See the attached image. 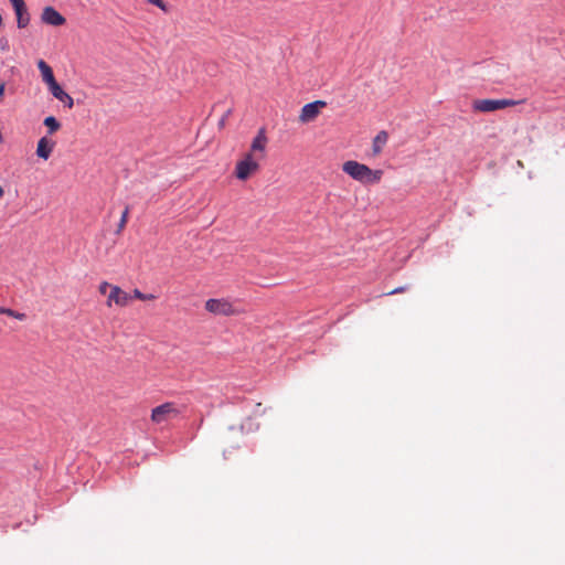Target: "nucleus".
I'll list each match as a JSON object with an SVG mask.
<instances>
[{"mask_svg":"<svg viewBox=\"0 0 565 565\" xmlns=\"http://www.w3.org/2000/svg\"><path fill=\"white\" fill-rule=\"evenodd\" d=\"M342 170L352 179L365 184L380 182L383 174L382 170H372L367 166L354 160L345 161Z\"/></svg>","mask_w":565,"mask_h":565,"instance_id":"obj_1","label":"nucleus"},{"mask_svg":"<svg viewBox=\"0 0 565 565\" xmlns=\"http://www.w3.org/2000/svg\"><path fill=\"white\" fill-rule=\"evenodd\" d=\"M524 100L514 99H476L472 104V108L480 113H492L507 107H512L523 103Z\"/></svg>","mask_w":565,"mask_h":565,"instance_id":"obj_2","label":"nucleus"},{"mask_svg":"<svg viewBox=\"0 0 565 565\" xmlns=\"http://www.w3.org/2000/svg\"><path fill=\"white\" fill-rule=\"evenodd\" d=\"M180 414L174 403H164L154 407L151 412V420L156 424H162L175 418Z\"/></svg>","mask_w":565,"mask_h":565,"instance_id":"obj_3","label":"nucleus"},{"mask_svg":"<svg viewBox=\"0 0 565 565\" xmlns=\"http://www.w3.org/2000/svg\"><path fill=\"white\" fill-rule=\"evenodd\" d=\"M258 169V162L254 160L253 154L249 152L246 153L245 157L236 163L235 177L238 180H247Z\"/></svg>","mask_w":565,"mask_h":565,"instance_id":"obj_4","label":"nucleus"},{"mask_svg":"<svg viewBox=\"0 0 565 565\" xmlns=\"http://www.w3.org/2000/svg\"><path fill=\"white\" fill-rule=\"evenodd\" d=\"M205 309L217 316H234L239 311L234 308L233 303L226 299H209L205 302Z\"/></svg>","mask_w":565,"mask_h":565,"instance_id":"obj_5","label":"nucleus"},{"mask_svg":"<svg viewBox=\"0 0 565 565\" xmlns=\"http://www.w3.org/2000/svg\"><path fill=\"white\" fill-rule=\"evenodd\" d=\"M327 103L323 100H316L309 104H306L301 108V113L299 116V120L301 122H309L317 118L320 113V109L326 107Z\"/></svg>","mask_w":565,"mask_h":565,"instance_id":"obj_6","label":"nucleus"},{"mask_svg":"<svg viewBox=\"0 0 565 565\" xmlns=\"http://www.w3.org/2000/svg\"><path fill=\"white\" fill-rule=\"evenodd\" d=\"M41 20L43 23L53 26H60L66 22L65 18L53 7H45L43 9Z\"/></svg>","mask_w":565,"mask_h":565,"instance_id":"obj_7","label":"nucleus"},{"mask_svg":"<svg viewBox=\"0 0 565 565\" xmlns=\"http://www.w3.org/2000/svg\"><path fill=\"white\" fill-rule=\"evenodd\" d=\"M130 299V296L125 292L121 288L118 286H113L110 294L108 296L107 306L110 307L113 302H115L118 306H126Z\"/></svg>","mask_w":565,"mask_h":565,"instance_id":"obj_8","label":"nucleus"},{"mask_svg":"<svg viewBox=\"0 0 565 565\" xmlns=\"http://www.w3.org/2000/svg\"><path fill=\"white\" fill-rule=\"evenodd\" d=\"M51 94L61 103L64 104L65 107L68 109L73 108L74 106V99L71 95H68L64 89L61 87L58 83L53 85L51 88H49Z\"/></svg>","mask_w":565,"mask_h":565,"instance_id":"obj_9","label":"nucleus"},{"mask_svg":"<svg viewBox=\"0 0 565 565\" xmlns=\"http://www.w3.org/2000/svg\"><path fill=\"white\" fill-rule=\"evenodd\" d=\"M38 67H39V71L41 72L43 82L47 85L49 88H51L53 85H55L57 83L54 77L51 66L45 61L40 60L38 62Z\"/></svg>","mask_w":565,"mask_h":565,"instance_id":"obj_10","label":"nucleus"},{"mask_svg":"<svg viewBox=\"0 0 565 565\" xmlns=\"http://www.w3.org/2000/svg\"><path fill=\"white\" fill-rule=\"evenodd\" d=\"M54 142L49 140L46 137H42L36 147V156L44 160H47L53 151Z\"/></svg>","mask_w":565,"mask_h":565,"instance_id":"obj_11","label":"nucleus"},{"mask_svg":"<svg viewBox=\"0 0 565 565\" xmlns=\"http://www.w3.org/2000/svg\"><path fill=\"white\" fill-rule=\"evenodd\" d=\"M14 13L17 17V25L19 29H24L30 23V13L28 11V8L25 4L21 6L20 8L14 9Z\"/></svg>","mask_w":565,"mask_h":565,"instance_id":"obj_12","label":"nucleus"},{"mask_svg":"<svg viewBox=\"0 0 565 565\" xmlns=\"http://www.w3.org/2000/svg\"><path fill=\"white\" fill-rule=\"evenodd\" d=\"M388 140V134L385 130H381L373 139L372 150L373 154L377 156L382 152L383 147Z\"/></svg>","mask_w":565,"mask_h":565,"instance_id":"obj_13","label":"nucleus"},{"mask_svg":"<svg viewBox=\"0 0 565 565\" xmlns=\"http://www.w3.org/2000/svg\"><path fill=\"white\" fill-rule=\"evenodd\" d=\"M267 142L265 130L260 129L257 136L253 139L250 150L252 151H264Z\"/></svg>","mask_w":565,"mask_h":565,"instance_id":"obj_14","label":"nucleus"},{"mask_svg":"<svg viewBox=\"0 0 565 565\" xmlns=\"http://www.w3.org/2000/svg\"><path fill=\"white\" fill-rule=\"evenodd\" d=\"M44 125L49 128L50 134L57 131L61 127L60 122L53 116L46 117L44 119Z\"/></svg>","mask_w":565,"mask_h":565,"instance_id":"obj_15","label":"nucleus"},{"mask_svg":"<svg viewBox=\"0 0 565 565\" xmlns=\"http://www.w3.org/2000/svg\"><path fill=\"white\" fill-rule=\"evenodd\" d=\"M128 214H129V207L126 206V209L124 210V212L121 214V217H120L117 231H116L117 234H120L121 231L125 228L127 221H128Z\"/></svg>","mask_w":565,"mask_h":565,"instance_id":"obj_16","label":"nucleus"},{"mask_svg":"<svg viewBox=\"0 0 565 565\" xmlns=\"http://www.w3.org/2000/svg\"><path fill=\"white\" fill-rule=\"evenodd\" d=\"M3 315H7L9 317H12L14 319H18V320H25L26 318V315L23 313V312H19V311H14L10 308H4V313Z\"/></svg>","mask_w":565,"mask_h":565,"instance_id":"obj_17","label":"nucleus"},{"mask_svg":"<svg viewBox=\"0 0 565 565\" xmlns=\"http://www.w3.org/2000/svg\"><path fill=\"white\" fill-rule=\"evenodd\" d=\"M134 297L139 299V300H152L154 299V295L152 294H149V295H146V294H142L139 289H135L134 290Z\"/></svg>","mask_w":565,"mask_h":565,"instance_id":"obj_18","label":"nucleus"},{"mask_svg":"<svg viewBox=\"0 0 565 565\" xmlns=\"http://www.w3.org/2000/svg\"><path fill=\"white\" fill-rule=\"evenodd\" d=\"M0 50L8 52L10 50L9 40L6 36L0 38Z\"/></svg>","mask_w":565,"mask_h":565,"instance_id":"obj_19","label":"nucleus"},{"mask_svg":"<svg viewBox=\"0 0 565 565\" xmlns=\"http://www.w3.org/2000/svg\"><path fill=\"white\" fill-rule=\"evenodd\" d=\"M149 3L157 6L163 11H167V6L162 0H148Z\"/></svg>","mask_w":565,"mask_h":565,"instance_id":"obj_20","label":"nucleus"},{"mask_svg":"<svg viewBox=\"0 0 565 565\" xmlns=\"http://www.w3.org/2000/svg\"><path fill=\"white\" fill-rule=\"evenodd\" d=\"M113 286H110L107 281H104L99 285V292L105 295L107 289L110 288L111 289Z\"/></svg>","mask_w":565,"mask_h":565,"instance_id":"obj_21","label":"nucleus"},{"mask_svg":"<svg viewBox=\"0 0 565 565\" xmlns=\"http://www.w3.org/2000/svg\"><path fill=\"white\" fill-rule=\"evenodd\" d=\"M10 3L13 7V10L17 8H20L21 6L25 4L24 0H9Z\"/></svg>","mask_w":565,"mask_h":565,"instance_id":"obj_22","label":"nucleus"},{"mask_svg":"<svg viewBox=\"0 0 565 565\" xmlns=\"http://www.w3.org/2000/svg\"><path fill=\"white\" fill-rule=\"evenodd\" d=\"M406 289H407L406 287H398V288L387 292V295H395V294L404 292Z\"/></svg>","mask_w":565,"mask_h":565,"instance_id":"obj_23","label":"nucleus"},{"mask_svg":"<svg viewBox=\"0 0 565 565\" xmlns=\"http://www.w3.org/2000/svg\"><path fill=\"white\" fill-rule=\"evenodd\" d=\"M4 90H6V84L1 83L0 84V100H2V98H3Z\"/></svg>","mask_w":565,"mask_h":565,"instance_id":"obj_24","label":"nucleus"},{"mask_svg":"<svg viewBox=\"0 0 565 565\" xmlns=\"http://www.w3.org/2000/svg\"><path fill=\"white\" fill-rule=\"evenodd\" d=\"M230 114V110L223 116V118L220 120L218 125L223 127L225 125L226 118Z\"/></svg>","mask_w":565,"mask_h":565,"instance_id":"obj_25","label":"nucleus"},{"mask_svg":"<svg viewBox=\"0 0 565 565\" xmlns=\"http://www.w3.org/2000/svg\"><path fill=\"white\" fill-rule=\"evenodd\" d=\"M3 194H4V191H3L2 186L0 185V198H2Z\"/></svg>","mask_w":565,"mask_h":565,"instance_id":"obj_26","label":"nucleus"},{"mask_svg":"<svg viewBox=\"0 0 565 565\" xmlns=\"http://www.w3.org/2000/svg\"><path fill=\"white\" fill-rule=\"evenodd\" d=\"M4 313V307H0V315Z\"/></svg>","mask_w":565,"mask_h":565,"instance_id":"obj_27","label":"nucleus"}]
</instances>
